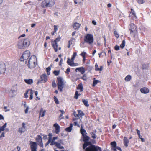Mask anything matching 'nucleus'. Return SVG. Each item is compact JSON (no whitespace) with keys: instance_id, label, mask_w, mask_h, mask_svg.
Returning <instances> with one entry per match:
<instances>
[{"instance_id":"nucleus-60","label":"nucleus","mask_w":151,"mask_h":151,"mask_svg":"<svg viewBox=\"0 0 151 151\" xmlns=\"http://www.w3.org/2000/svg\"><path fill=\"white\" fill-rule=\"evenodd\" d=\"M75 113H76L75 111H74L73 112V114L76 117H78V118L79 117V115L78 114H78H76V115L75 114Z\"/></svg>"},{"instance_id":"nucleus-64","label":"nucleus","mask_w":151,"mask_h":151,"mask_svg":"<svg viewBox=\"0 0 151 151\" xmlns=\"http://www.w3.org/2000/svg\"><path fill=\"white\" fill-rule=\"evenodd\" d=\"M51 142V141H50L48 140L47 142L45 144V147L47 146Z\"/></svg>"},{"instance_id":"nucleus-55","label":"nucleus","mask_w":151,"mask_h":151,"mask_svg":"<svg viewBox=\"0 0 151 151\" xmlns=\"http://www.w3.org/2000/svg\"><path fill=\"white\" fill-rule=\"evenodd\" d=\"M70 71V68H67L66 69V72H65L66 74H69V73Z\"/></svg>"},{"instance_id":"nucleus-13","label":"nucleus","mask_w":151,"mask_h":151,"mask_svg":"<svg viewBox=\"0 0 151 151\" xmlns=\"http://www.w3.org/2000/svg\"><path fill=\"white\" fill-rule=\"evenodd\" d=\"M140 92L143 94H147L149 93V90L147 87H143L140 89Z\"/></svg>"},{"instance_id":"nucleus-16","label":"nucleus","mask_w":151,"mask_h":151,"mask_svg":"<svg viewBox=\"0 0 151 151\" xmlns=\"http://www.w3.org/2000/svg\"><path fill=\"white\" fill-rule=\"evenodd\" d=\"M77 70H78L79 72H81L82 74H83L85 72V69L83 67L77 68L76 69V71L77 72Z\"/></svg>"},{"instance_id":"nucleus-33","label":"nucleus","mask_w":151,"mask_h":151,"mask_svg":"<svg viewBox=\"0 0 151 151\" xmlns=\"http://www.w3.org/2000/svg\"><path fill=\"white\" fill-rule=\"evenodd\" d=\"M48 136H49L48 140L51 142L52 140V134L51 133H49L48 135Z\"/></svg>"},{"instance_id":"nucleus-18","label":"nucleus","mask_w":151,"mask_h":151,"mask_svg":"<svg viewBox=\"0 0 151 151\" xmlns=\"http://www.w3.org/2000/svg\"><path fill=\"white\" fill-rule=\"evenodd\" d=\"M46 112V110H43L42 108H41L40 109L39 113V116L42 117H43L45 116V114Z\"/></svg>"},{"instance_id":"nucleus-32","label":"nucleus","mask_w":151,"mask_h":151,"mask_svg":"<svg viewBox=\"0 0 151 151\" xmlns=\"http://www.w3.org/2000/svg\"><path fill=\"white\" fill-rule=\"evenodd\" d=\"M51 66V65L50 66H49L48 67L46 68V70L47 72V74L48 75H49L50 74V71L51 70L50 66Z\"/></svg>"},{"instance_id":"nucleus-20","label":"nucleus","mask_w":151,"mask_h":151,"mask_svg":"<svg viewBox=\"0 0 151 151\" xmlns=\"http://www.w3.org/2000/svg\"><path fill=\"white\" fill-rule=\"evenodd\" d=\"M124 144L125 147H127L128 146V144L129 141L127 137H124Z\"/></svg>"},{"instance_id":"nucleus-3","label":"nucleus","mask_w":151,"mask_h":151,"mask_svg":"<svg viewBox=\"0 0 151 151\" xmlns=\"http://www.w3.org/2000/svg\"><path fill=\"white\" fill-rule=\"evenodd\" d=\"M36 58L34 55H32L29 58L27 65L30 68H35L37 65V63L36 62Z\"/></svg>"},{"instance_id":"nucleus-40","label":"nucleus","mask_w":151,"mask_h":151,"mask_svg":"<svg viewBox=\"0 0 151 151\" xmlns=\"http://www.w3.org/2000/svg\"><path fill=\"white\" fill-rule=\"evenodd\" d=\"M60 73V70L57 71L54 70L53 72V73L55 76H58Z\"/></svg>"},{"instance_id":"nucleus-54","label":"nucleus","mask_w":151,"mask_h":151,"mask_svg":"<svg viewBox=\"0 0 151 151\" xmlns=\"http://www.w3.org/2000/svg\"><path fill=\"white\" fill-rule=\"evenodd\" d=\"M78 65V64L77 63H75L74 62L72 63V64H70V66H76Z\"/></svg>"},{"instance_id":"nucleus-25","label":"nucleus","mask_w":151,"mask_h":151,"mask_svg":"<svg viewBox=\"0 0 151 151\" xmlns=\"http://www.w3.org/2000/svg\"><path fill=\"white\" fill-rule=\"evenodd\" d=\"M73 124L72 123L70 124V126L65 128V130L68 132H71L72 129Z\"/></svg>"},{"instance_id":"nucleus-61","label":"nucleus","mask_w":151,"mask_h":151,"mask_svg":"<svg viewBox=\"0 0 151 151\" xmlns=\"http://www.w3.org/2000/svg\"><path fill=\"white\" fill-rule=\"evenodd\" d=\"M74 125L75 126H78V127H80L79 125L78 124L77 122H74Z\"/></svg>"},{"instance_id":"nucleus-63","label":"nucleus","mask_w":151,"mask_h":151,"mask_svg":"<svg viewBox=\"0 0 151 151\" xmlns=\"http://www.w3.org/2000/svg\"><path fill=\"white\" fill-rule=\"evenodd\" d=\"M44 136V137H43V139L44 140H46V139H47V135H43Z\"/></svg>"},{"instance_id":"nucleus-1","label":"nucleus","mask_w":151,"mask_h":151,"mask_svg":"<svg viewBox=\"0 0 151 151\" xmlns=\"http://www.w3.org/2000/svg\"><path fill=\"white\" fill-rule=\"evenodd\" d=\"M82 136L84 142L83 145V149H86L85 151H94V145H92L91 142L88 141L90 137L86 134L83 135Z\"/></svg>"},{"instance_id":"nucleus-46","label":"nucleus","mask_w":151,"mask_h":151,"mask_svg":"<svg viewBox=\"0 0 151 151\" xmlns=\"http://www.w3.org/2000/svg\"><path fill=\"white\" fill-rule=\"evenodd\" d=\"M57 142H55V141H54L52 140V141L50 143V145L51 146H52L54 145H56V143Z\"/></svg>"},{"instance_id":"nucleus-19","label":"nucleus","mask_w":151,"mask_h":151,"mask_svg":"<svg viewBox=\"0 0 151 151\" xmlns=\"http://www.w3.org/2000/svg\"><path fill=\"white\" fill-rule=\"evenodd\" d=\"M81 26V24L77 22L74 23L73 26V28L75 30H78L79 28H80Z\"/></svg>"},{"instance_id":"nucleus-17","label":"nucleus","mask_w":151,"mask_h":151,"mask_svg":"<svg viewBox=\"0 0 151 151\" xmlns=\"http://www.w3.org/2000/svg\"><path fill=\"white\" fill-rule=\"evenodd\" d=\"M52 47L54 49L55 52H57L58 51V45L57 42H54L53 41H52Z\"/></svg>"},{"instance_id":"nucleus-58","label":"nucleus","mask_w":151,"mask_h":151,"mask_svg":"<svg viewBox=\"0 0 151 151\" xmlns=\"http://www.w3.org/2000/svg\"><path fill=\"white\" fill-rule=\"evenodd\" d=\"M58 142L61 144H63V139H60L58 141Z\"/></svg>"},{"instance_id":"nucleus-22","label":"nucleus","mask_w":151,"mask_h":151,"mask_svg":"<svg viewBox=\"0 0 151 151\" xmlns=\"http://www.w3.org/2000/svg\"><path fill=\"white\" fill-rule=\"evenodd\" d=\"M24 81L27 84L31 85L32 84L33 82V80L32 79H25Z\"/></svg>"},{"instance_id":"nucleus-53","label":"nucleus","mask_w":151,"mask_h":151,"mask_svg":"<svg viewBox=\"0 0 151 151\" xmlns=\"http://www.w3.org/2000/svg\"><path fill=\"white\" fill-rule=\"evenodd\" d=\"M114 49L116 50H119V46L116 45L115 46Z\"/></svg>"},{"instance_id":"nucleus-52","label":"nucleus","mask_w":151,"mask_h":151,"mask_svg":"<svg viewBox=\"0 0 151 151\" xmlns=\"http://www.w3.org/2000/svg\"><path fill=\"white\" fill-rule=\"evenodd\" d=\"M28 93V90L27 91L25 92V93L24 94V96L26 98H27L28 97V96L27 95V94Z\"/></svg>"},{"instance_id":"nucleus-26","label":"nucleus","mask_w":151,"mask_h":151,"mask_svg":"<svg viewBox=\"0 0 151 151\" xmlns=\"http://www.w3.org/2000/svg\"><path fill=\"white\" fill-rule=\"evenodd\" d=\"M149 67V65L148 64H143L141 67V69L142 70H144V69H147Z\"/></svg>"},{"instance_id":"nucleus-34","label":"nucleus","mask_w":151,"mask_h":151,"mask_svg":"<svg viewBox=\"0 0 151 151\" xmlns=\"http://www.w3.org/2000/svg\"><path fill=\"white\" fill-rule=\"evenodd\" d=\"M30 97L29 99L30 100H32L33 99V91L32 89L30 90Z\"/></svg>"},{"instance_id":"nucleus-56","label":"nucleus","mask_w":151,"mask_h":151,"mask_svg":"<svg viewBox=\"0 0 151 151\" xmlns=\"http://www.w3.org/2000/svg\"><path fill=\"white\" fill-rule=\"evenodd\" d=\"M54 32H56L57 30H58V28L57 26L54 25Z\"/></svg>"},{"instance_id":"nucleus-6","label":"nucleus","mask_w":151,"mask_h":151,"mask_svg":"<svg viewBox=\"0 0 151 151\" xmlns=\"http://www.w3.org/2000/svg\"><path fill=\"white\" fill-rule=\"evenodd\" d=\"M58 90L60 92H62L64 87V82L63 81V78L61 77H58Z\"/></svg>"},{"instance_id":"nucleus-21","label":"nucleus","mask_w":151,"mask_h":151,"mask_svg":"<svg viewBox=\"0 0 151 151\" xmlns=\"http://www.w3.org/2000/svg\"><path fill=\"white\" fill-rule=\"evenodd\" d=\"M95 70L96 71H101L103 69V67L102 66H101L100 68H99L97 63H96L95 65Z\"/></svg>"},{"instance_id":"nucleus-23","label":"nucleus","mask_w":151,"mask_h":151,"mask_svg":"<svg viewBox=\"0 0 151 151\" xmlns=\"http://www.w3.org/2000/svg\"><path fill=\"white\" fill-rule=\"evenodd\" d=\"M35 140L38 143L42 141L41 136L39 135L37 136L35 138Z\"/></svg>"},{"instance_id":"nucleus-62","label":"nucleus","mask_w":151,"mask_h":151,"mask_svg":"<svg viewBox=\"0 0 151 151\" xmlns=\"http://www.w3.org/2000/svg\"><path fill=\"white\" fill-rule=\"evenodd\" d=\"M29 109V107L28 106H27L26 109L25 110V113L26 114L28 113V110Z\"/></svg>"},{"instance_id":"nucleus-42","label":"nucleus","mask_w":151,"mask_h":151,"mask_svg":"<svg viewBox=\"0 0 151 151\" xmlns=\"http://www.w3.org/2000/svg\"><path fill=\"white\" fill-rule=\"evenodd\" d=\"M114 34L115 37L116 38H118L119 37V35L117 33V32L115 30H114Z\"/></svg>"},{"instance_id":"nucleus-8","label":"nucleus","mask_w":151,"mask_h":151,"mask_svg":"<svg viewBox=\"0 0 151 151\" xmlns=\"http://www.w3.org/2000/svg\"><path fill=\"white\" fill-rule=\"evenodd\" d=\"M40 79L38 80L37 82V84L45 83L47 80V76L46 74H44L40 76Z\"/></svg>"},{"instance_id":"nucleus-35","label":"nucleus","mask_w":151,"mask_h":151,"mask_svg":"<svg viewBox=\"0 0 151 151\" xmlns=\"http://www.w3.org/2000/svg\"><path fill=\"white\" fill-rule=\"evenodd\" d=\"M73 62V61L71 60L70 58H68V60L67 62V63L68 65H70V64H72V63Z\"/></svg>"},{"instance_id":"nucleus-47","label":"nucleus","mask_w":151,"mask_h":151,"mask_svg":"<svg viewBox=\"0 0 151 151\" xmlns=\"http://www.w3.org/2000/svg\"><path fill=\"white\" fill-rule=\"evenodd\" d=\"M60 37L59 36L58 37L56 38L54 41L53 42H57L59 41L60 40Z\"/></svg>"},{"instance_id":"nucleus-43","label":"nucleus","mask_w":151,"mask_h":151,"mask_svg":"<svg viewBox=\"0 0 151 151\" xmlns=\"http://www.w3.org/2000/svg\"><path fill=\"white\" fill-rule=\"evenodd\" d=\"M77 55V53L76 52H74L73 53V55H72V57L71 58V60L73 61L76 56Z\"/></svg>"},{"instance_id":"nucleus-11","label":"nucleus","mask_w":151,"mask_h":151,"mask_svg":"<svg viewBox=\"0 0 151 151\" xmlns=\"http://www.w3.org/2000/svg\"><path fill=\"white\" fill-rule=\"evenodd\" d=\"M136 26L133 23H131L130 25L129 29L130 31V33H133L137 29Z\"/></svg>"},{"instance_id":"nucleus-27","label":"nucleus","mask_w":151,"mask_h":151,"mask_svg":"<svg viewBox=\"0 0 151 151\" xmlns=\"http://www.w3.org/2000/svg\"><path fill=\"white\" fill-rule=\"evenodd\" d=\"M77 89L78 90H80V92H82L83 91V88L82 84L81 83H80L77 88Z\"/></svg>"},{"instance_id":"nucleus-38","label":"nucleus","mask_w":151,"mask_h":151,"mask_svg":"<svg viewBox=\"0 0 151 151\" xmlns=\"http://www.w3.org/2000/svg\"><path fill=\"white\" fill-rule=\"evenodd\" d=\"M80 95V94H78V92L76 91V92L74 98L76 99H77L78 98L79 96Z\"/></svg>"},{"instance_id":"nucleus-10","label":"nucleus","mask_w":151,"mask_h":151,"mask_svg":"<svg viewBox=\"0 0 151 151\" xmlns=\"http://www.w3.org/2000/svg\"><path fill=\"white\" fill-rule=\"evenodd\" d=\"M29 145L30 146L31 151H37V145L36 142L30 141Z\"/></svg>"},{"instance_id":"nucleus-59","label":"nucleus","mask_w":151,"mask_h":151,"mask_svg":"<svg viewBox=\"0 0 151 151\" xmlns=\"http://www.w3.org/2000/svg\"><path fill=\"white\" fill-rule=\"evenodd\" d=\"M63 60L62 58H61L60 59V60L59 62V65L60 66H61L62 64Z\"/></svg>"},{"instance_id":"nucleus-24","label":"nucleus","mask_w":151,"mask_h":151,"mask_svg":"<svg viewBox=\"0 0 151 151\" xmlns=\"http://www.w3.org/2000/svg\"><path fill=\"white\" fill-rule=\"evenodd\" d=\"M131 11L130 12H129V13L130 14H132L131 15H130L129 16H131L133 17L136 18L137 17L135 11L132 8L131 9Z\"/></svg>"},{"instance_id":"nucleus-30","label":"nucleus","mask_w":151,"mask_h":151,"mask_svg":"<svg viewBox=\"0 0 151 151\" xmlns=\"http://www.w3.org/2000/svg\"><path fill=\"white\" fill-rule=\"evenodd\" d=\"M131 76L130 75H128L125 77V80L126 81H129L131 80Z\"/></svg>"},{"instance_id":"nucleus-45","label":"nucleus","mask_w":151,"mask_h":151,"mask_svg":"<svg viewBox=\"0 0 151 151\" xmlns=\"http://www.w3.org/2000/svg\"><path fill=\"white\" fill-rule=\"evenodd\" d=\"M92 69V68L91 66H86V70L88 71H91Z\"/></svg>"},{"instance_id":"nucleus-15","label":"nucleus","mask_w":151,"mask_h":151,"mask_svg":"<svg viewBox=\"0 0 151 151\" xmlns=\"http://www.w3.org/2000/svg\"><path fill=\"white\" fill-rule=\"evenodd\" d=\"M111 146V149L114 151H116V147L117 144L115 141H113L110 143Z\"/></svg>"},{"instance_id":"nucleus-48","label":"nucleus","mask_w":151,"mask_h":151,"mask_svg":"<svg viewBox=\"0 0 151 151\" xmlns=\"http://www.w3.org/2000/svg\"><path fill=\"white\" fill-rule=\"evenodd\" d=\"M86 53L84 52H82L80 54V55L83 58L85 57V55Z\"/></svg>"},{"instance_id":"nucleus-44","label":"nucleus","mask_w":151,"mask_h":151,"mask_svg":"<svg viewBox=\"0 0 151 151\" xmlns=\"http://www.w3.org/2000/svg\"><path fill=\"white\" fill-rule=\"evenodd\" d=\"M137 3L139 4H141L145 2V1L143 0H137Z\"/></svg>"},{"instance_id":"nucleus-9","label":"nucleus","mask_w":151,"mask_h":151,"mask_svg":"<svg viewBox=\"0 0 151 151\" xmlns=\"http://www.w3.org/2000/svg\"><path fill=\"white\" fill-rule=\"evenodd\" d=\"M6 66L3 63H0V75L3 74L5 73Z\"/></svg>"},{"instance_id":"nucleus-51","label":"nucleus","mask_w":151,"mask_h":151,"mask_svg":"<svg viewBox=\"0 0 151 151\" xmlns=\"http://www.w3.org/2000/svg\"><path fill=\"white\" fill-rule=\"evenodd\" d=\"M38 145L40 146V147L42 148L43 147V143L42 141L38 143Z\"/></svg>"},{"instance_id":"nucleus-4","label":"nucleus","mask_w":151,"mask_h":151,"mask_svg":"<svg viewBox=\"0 0 151 151\" xmlns=\"http://www.w3.org/2000/svg\"><path fill=\"white\" fill-rule=\"evenodd\" d=\"M84 40L85 43L91 45L93 42V36L91 34H87L84 36Z\"/></svg>"},{"instance_id":"nucleus-28","label":"nucleus","mask_w":151,"mask_h":151,"mask_svg":"<svg viewBox=\"0 0 151 151\" xmlns=\"http://www.w3.org/2000/svg\"><path fill=\"white\" fill-rule=\"evenodd\" d=\"M61 144L59 143L58 142H56V145H55V146L57 147L58 148L60 149H64V147L63 146H61Z\"/></svg>"},{"instance_id":"nucleus-2","label":"nucleus","mask_w":151,"mask_h":151,"mask_svg":"<svg viewBox=\"0 0 151 151\" xmlns=\"http://www.w3.org/2000/svg\"><path fill=\"white\" fill-rule=\"evenodd\" d=\"M30 44L29 39H25L23 40H19L17 43L18 48L24 49L28 47Z\"/></svg>"},{"instance_id":"nucleus-36","label":"nucleus","mask_w":151,"mask_h":151,"mask_svg":"<svg viewBox=\"0 0 151 151\" xmlns=\"http://www.w3.org/2000/svg\"><path fill=\"white\" fill-rule=\"evenodd\" d=\"M95 151H102L101 148L98 146H95Z\"/></svg>"},{"instance_id":"nucleus-49","label":"nucleus","mask_w":151,"mask_h":151,"mask_svg":"<svg viewBox=\"0 0 151 151\" xmlns=\"http://www.w3.org/2000/svg\"><path fill=\"white\" fill-rule=\"evenodd\" d=\"M56 84L55 83V80H53L52 82V86L53 87L55 88L56 87Z\"/></svg>"},{"instance_id":"nucleus-41","label":"nucleus","mask_w":151,"mask_h":151,"mask_svg":"<svg viewBox=\"0 0 151 151\" xmlns=\"http://www.w3.org/2000/svg\"><path fill=\"white\" fill-rule=\"evenodd\" d=\"M54 99V100L56 104H59V102L58 101V99L55 96H54L53 97Z\"/></svg>"},{"instance_id":"nucleus-31","label":"nucleus","mask_w":151,"mask_h":151,"mask_svg":"<svg viewBox=\"0 0 151 151\" xmlns=\"http://www.w3.org/2000/svg\"><path fill=\"white\" fill-rule=\"evenodd\" d=\"M78 114L79 115V116L81 117H82L83 116H84L85 115V114L80 110H78Z\"/></svg>"},{"instance_id":"nucleus-29","label":"nucleus","mask_w":151,"mask_h":151,"mask_svg":"<svg viewBox=\"0 0 151 151\" xmlns=\"http://www.w3.org/2000/svg\"><path fill=\"white\" fill-rule=\"evenodd\" d=\"M81 101L83 103L84 105L88 107L89 105L88 104V101L87 100L83 99Z\"/></svg>"},{"instance_id":"nucleus-14","label":"nucleus","mask_w":151,"mask_h":151,"mask_svg":"<svg viewBox=\"0 0 151 151\" xmlns=\"http://www.w3.org/2000/svg\"><path fill=\"white\" fill-rule=\"evenodd\" d=\"M54 127L55 128V132L56 134H58L60 131V126L57 123H55L54 124Z\"/></svg>"},{"instance_id":"nucleus-39","label":"nucleus","mask_w":151,"mask_h":151,"mask_svg":"<svg viewBox=\"0 0 151 151\" xmlns=\"http://www.w3.org/2000/svg\"><path fill=\"white\" fill-rule=\"evenodd\" d=\"M125 45V41L124 40H123L122 43L120 45V47L122 48H123Z\"/></svg>"},{"instance_id":"nucleus-57","label":"nucleus","mask_w":151,"mask_h":151,"mask_svg":"<svg viewBox=\"0 0 151 151\" xmlns=\"http://www.w3.org/2000/svg\"><path fill=\"white\" fill-rule=\"evenodd\" d=\"M5 132H3L1 133V135L0 136V138H1L2 137H5Z\"/></svg>"},{"instance_id":"nucleus-37","label":"nucleus","mask_w":151,"mask_h":151,"mask_svg":"<svg viewBox=\"0 0 151 151\" xmlns=\"http://www.w3.org/2000/svg\"><path fill=\"white\" fill-rule=\"evenodd\" d=\"M80 131L82 136H83V135L86 134L85 133H86V131L84 129L81 128Z\"/></svg>"},{"instance_id":"nucleus-50","label":"nucleus","mask_w":151,"mask_h":151,"mask_svg":"<svg viewBox=\"0 0 151 151\" xmlns=\"http://www.w3.org/2000/svg\"><path fill=\"white\" fill-rule=\"evenodd\" d=\"M81 78L83 79L84 80H86L87 79V78L85 74H84Z\"/></svg>"},{"instance_id":"nucleus-7","label":"nucleus","mask_w":151,"mask_h":151,"mask_svg":"<svg viewBox=\"0 0 151 151\" xmlns=\"http://www.w3.org/2000/svg\"><path fill=\"white\" fill-rule=\"evenodd\" d=\"M30 56V52L29 51H25L20 59V60L23 61L24 60L28 59Z\"/></svg>"},{"instance_id":"nucleus-5","label":"nucleus","mask_w":151,"mask_h":151,"mask_svg":"<svg viewBox=\"0 0 151 151\" xmlns=\"http://www.w3.org/2000/svg\"><path fill=\"white\" fill-rule=\"evenodd\" d=\"M55 4L54 0H45L42 2V5L44 7H51Z\"/></svg>"},{"instance_id":"nucleus-12","label":"nucleus","mask_w":151,"mask_h":151,"mask_svg":"<svg viewBox=\"0 0 151 151\" xmlns=\"http://www.w3.org/2000/svg\"><path fill=\"white\" fill-rule=\"evenodd\" d=\"M25 124L23 122L22 124V127L19 129L18 131L19 132L21 133L24 132L25 131Z\"/></svg>"}]
</instances>
